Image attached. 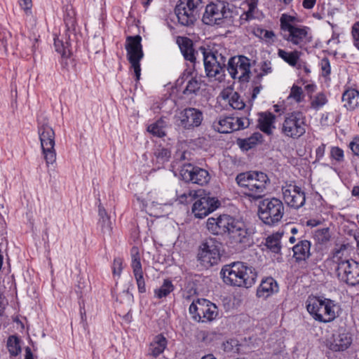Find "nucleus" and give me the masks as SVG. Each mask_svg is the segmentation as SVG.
<instances>
[{"instance_id":"f257e3e1","label":"nucleus","mask_w":359,"mask_h":359,"mask_svg":"<svg viewBox=\"0 0 359 359\" xmlns=\"http://www.w3.org/2000/svg\"><path fill=\"white\" fill-rule=\"evenodd\" d=\"M281 35L284 40L301 49L312 41L311 28L297 24L295 17L283 14L280 18Z\"/></svg>"},{"instance_id":"f03ea898","label":"nucleus","mask_w":359,"mask_h":359,"mask_svg":"<svg viewBox=\"0 0 359 359\" xmlns=\"http://www.w3.org/2000/svg\"><path fill=\"white\" fill-rule=\"evenodd\" d=\"M307 311L320 323L332 322L339 315L341 306L335 300L325 297L309 296L306 302Z\"/></svg>"},{"instance_id":"7ed1b4c3","label":"nucleus","mask_w":359,"mask_h":359,"mask_svg":"<svg viewBox=\"0 0 359 359\" xmlns=\"http://www.w3.org/2000/svg\"><path fill=\"white\" fill-rule=\"evenodd\" d=\"M220 273L225 283L238 287H250L257 278L255 269L241 262L225 265Z\"/></svg>"},{"instance_id":"20e7f679","label":"nucleus","mask_w":359,"mask_h":359,"mask_svg":"<svg viewBox=\"0 0 359 359\" xmlns=\"http://www.w3.org/2000/svg\"><path fill=\"white\" fill-rule=\"evenodd\" d=\"M236 181L243 194L254 200L259 199L265 195L266 185L269 182L268 176L258 171L240 173Z\"/></svg>"},{"instance_id":"39448f33","label":"nucleus","mask_w":359,"mask_h":359,"mask_svg":"<svg viewBox=\"0 0 359 359\" xmlns=\"http://www.w3.org/2000/svg\"><path fill=\"white\" fill-rule=\"evenodd\" d=\"M203 55L205 70L209 78L221 81L224 77V67L226 61V50L222 47L206 50L200 49Z\"/></svg>"},{"instance_id":"423d86ee","label":"nucleus","mask_w":359,"mask_h":359,"mask_svg":"<svg viewBox=\"0 0 359 359\" xmlns=\"http://www.w3.org/2000/svg\"><path fill=\"white\" fill-rule=\"evenodd\" d=\"M308 127L306 116L301 111H294L285 115L280 133L286 137L297 140L306 133Z\"/></svg>"},{"instance_id":"0eeeda50","label":"nucleus","mask_w":359,"mask_h":359,"mask_svg":"<svg viewBox=\"0 0 359 359\" xmlns=\"http://www.w3.org/2000/svg\"><path fill=\"white\" fill-rule=\"evenodd\" d=\"M197 260L205 269L219 263L221 260V243L213 238H208L200 245Z\"/></svg>"},{"instance_id":"6e6552de","label":"nucleus","mask_w":359,"mask_h":359,"mask_svg":"<svg viewBox=\"0 0 359 359\" xmlns=\"http://www.w3.org/2000/svg\"><path fill=\"white\" fill-rule=\"evenodd\" d=\"M189 311L192 319L198 323L212 322L219 316L217 305L205 299L194 301L189 306Z\"/></svg>"},{"instance_id":"1a4fd4ad","label":"nucleus","mask_w":359,"mask_h":359,"mask_svg":"<svg viewBox=\"0 0 359 359\" xmlns=\"http://www.w3.org/2000/svg\"><path fill=\"white\" fill-rule=\"evenodd\" d=\"M38 133L41 143L42 154L48 167L56 161L55 135L53 129L48 124L39 126Z\"/></svg>"},{"instance_id":"9d476101","label":"nucleus","mask_w":359,"mask_h":359,"mask_svg":"<svg viewBox=\"0 0 359 359\" xmlns=\"http://www.w3.org/2000/svg\"><path fill=\"white\" fill-rule=\"evenodd\" d=\"M141 41L142 37L140 35L130 36L126 38L125 45L127 57L131 65V67L134 70L137 81H139L140 79L141 68L140 62L144 56Z\"/></svg>"},{"instance_id":"9b49d317","label":"nucleus","mask_w":359,"mask_h":359,"mask_svg":"<svg viewBox=\"0 0 359 359\" xmlns=\"http://www.w3.org/2000/svg\"><path fill=\"white\" fill-rule=\"evenodd\" d=\"M230 13L229 4L222 1L208 4L203 15L202 20L208 25H222Z\"/></svg>"},{"instance_id":"f8f14e48","label":"nucleus","mask_w":359,"mask_h":359,"mask_svg":"<svg viewBox=\"0 0 359 359\" xmlns=\"http://www.w3.org/2000/svg\"><path fill=\"white\" fill-rule=\"evenodd\" d=\"M284 206L277 198L265 199L259 208V217L264 224L279 222L283 215Z\"/></svg>"},{"instance_id":"ddd939ff","label":"nucleus","mask_w":359,"mask_h":359,"mask_svg":"<svg viewBox=\"0 0 359 359\" xmlns=\"http://www.w3.org/2000/svg\"><path fill=\"white\" fill-rule=\"evenodd\" d=\"M203 121V112L196 108L188 107L176 115V122L184 130H192L199 127Z\"/></svg>"},{"instance_id":"4468645a","label":"nucleus","mask_w":359,"mask_h":359,"mask_svg":"<svg viewBox=\"0 0 359 359\" xmlns=\"http://www.w3.org/2000/svg\"><path fill=\"white\" fill-rule=\"evenodd\" d=\"M250 123V120L247 117L224 116L213 121L212 128L218 133H229L246 128Z\"/></svg>"},{"instance_id":"2eb2a0df","label":"nucleus","mask_w":359,"mask_h":359,"mask_svg":"<svg viewBox=\"0 0 359 359\" xmlns=\"http://www.w3.org/2000/svg\"><path fill=\"white\" fill-rule=\"evenodd\" d=\"M337 273L339 280L349 285L359 284V263L353 259L340 261Z\"/></svg>"},{"instance_id":"dca6fc26","label":"nucleus","mask_w":359,"mask_h":359,"mask_svg":"<svg viewBox=\"0 0 359 359\" xmlns=\"http://www.w3.org/2000/svg\"><path fill=\"white\" fill-rule=\"evenodd\" d=\"M227 70L233 79L247 80L250 74V60L243 55L232 57L228 61Z\"/></svg>"},{"instance_id":"f3484780","label":"nucleus","mask_w":359,"mask_h":359,"mask_svg":"<svg viewBox=\"0 0 359 359\" xmlns=\"http://www.w3.org/2000/svg\"><path fill=\"white\" fill-rule=\"evenodd\" d=\"M283 197L285 203L295 209H298L305 203V194L297 185L290 183L282 187Z\"/></svg>"},{"instance_id":"a211bd4d","label":"nucleus","mask_w":359,"mask_h":359,"mask_svg":"<svg viewBox=\"0 0 359 359\" xmlns=\"http://www.w3.org/2000/svg\"><path fill=\"white\" fill-rule=\"evenodd\" d=\"M180 172L184 180L201 186L206 184L210 180V175L207 170L194 167L189 163L184 165Z\"/></svg>"},{"instance_id":"6ab92c4d","label":"nucleus","mask_w":359,"mask_h":359,"mask_svg":"<svg viewBox=\"0 0 359 359\" xmlns=\"http://www.w3.org/2000/svg\"><path fill=\"white\" fill-rule=\"evenodd\" d=\"M220 205L215 197L205 196L198 199L193 205L192 212L198 218H203L215 210Z\"/></svg>"},{"instance_id":"aec40b11","label":"nucleus","mask_w":359,"mask_h":359,"mask_svg":"<svg viewBox=\"0 0 359 359\" xmlns=\"http://www.w3.org/2000/svg\"><path fill=\"white\" fill-rule=\"evenodd\" d=\"M352 335L344 327H340L332 335L329 348L333 351H344L350 347L352 344Z\"/></svg>"},{"instance_id":"412c9836","label":"nucleus","mask_w":359,"mask_h":359,"mask_svg":"<svg viewBox=\"0 0 359 359\" xmlns=\"http://www.w3.org/2000/svg\"><path fill=\"white\" fill-rule=\"evenodd\" d=\"M252 231L246 229V226H229L228 236L234 243L249 245L252 241Z\"/></svg>"},{"instance_id":"4be33fe9","label":"nucleus","mask_w":359,"mask_h":359,"mask_svg":"<svg viewBox=\"0 0 359 359\" xmlns=\"http://www.w3.org/2000/svg\"><path fill=\"white\" fill-rule=\"evenodd\" d=\"M257 5V0H245L243 3L244 12L240 17L241 24L260 18L262 14Z\"/></svg>"},{"instance_id":"5701e85b","label":"nucleus","mask_w":359,"mask_h":359,"mask_svg":"<svg viewBox=\"0 0 359 359\" xmlns=\"http://www.w3.org/2000/svg\"><path fill=\"white\" fill-rule=\"evenodd\" d=\"M278 289L276 280L272 277H267L262 280L257 290V296L260 298L266 299L278 292Z\"/></svg>"},{"instance_id":"b1692460","label":"nucleus","mask_w":359,"mask_h":359,"mask_svg":"<svg viewBox=\"0 0 359 359\" xmlns=\"http://www.w3.org/2000/svg\"><path fill=\"white\" fill-rule=\"evenodd\" d=\"M276 116L269 111L259 114L257 127L266 135H271L275 129Z\"/></svg>"},{"instance_id":"393cba45","label":"nucleus","mask_w":359,"mask_h":359,"mask_svg":"<svg viewBox=\"0 0 359 359\" xmlns=\"http://www.w3.org/2000/svg\"><path fill=\"white\" fill-rule=\"evenodd\" d=\"M311 243L307 240L299 241L292 248L296 262H305L311 256Z\"/></svg>"},{"instance_id":"a878e982","label":"nucleus","mask_w":359,"mask_h":359,"mask_svg":"<svg viewBox=\"0 0 359 359\" xmlns=\"http://www.w3.org/2000/svg\"><path fill=\"white\" fill-rule=\"evenodd\" d=\"M175 13L180 25L183 26H191L196 20V17L191 11L186 9L182 6L177 5L175 8Z\"/></svg>"},{"instance_id":"bb28decb","label":"nucleus","mask_w":359,"mask_h":359,"mask_svg":"<svg viewBox=\"0 0 359 359\" xmlns=\"http://www.w3.org/2000/svg\"><path fill=\"white\" fill-rule=\"evenodd\" d=\"M177 43L184 59L194 62L196 56L192 41L187 37H178Z\"/></svg>"},{"instance_id":"cd10ccee","label":"nucleus","mask_w":359,"mask_h":359,"mask_svg":"<svg viewBox=\"0 0 359 359\" xmlns=\"http://www.w3.org/2000/svg\"><path fill=\"white\" fill-rule=\"evenodd\" d=\"M342 101L348 110H354L359 107V91L353 88L346 90L342 95Z\"/></svg>"},{"instance_id":"c85d7f7f","label":"nucleus","mask_w":359,"mask_h":359,"mask_svg":"<svg viewBox=\"0 0 359 359\" xmlns=\"http://www.w3.org/2000/svg\"><path fill=\"white\" fill-rule=\"evenodd\" d=\"M309 107L312 110L319 111L328 103V97L323 92L309 95Z\"/></svg>"},{"instance_id":"c756f323","label":"nucleus","mask_w":359,"mask_h":359,"mask_svg":"<svg viewBox=\"0 0 359 359\" xmlns=\"http://www.w3.org/2000/svg\"><path fill=\"white\" fill-rule=\"evenodd\" d=\"M167 345V340L165 337L161 334L155 337L154 341L150 344L149 354L157 357L161 354L165 350Z\"/></svg>"},{"instance_id":"7c9ffc66","label":"nucleus","mask_w":359,"mask_h":359,"mask_svg":"<svg viewBox=\"0 0 359 359\" xmlns=\"http://www.w3.org/2000/svg\"><path fill=\"white\" fill-rule=\"evenodd\" d=\"M263 141V135L259 133H254L250 137L245 139H238V144L243 150H249Z\"/></svg>"},{"instance_id":"2f4dec72","label":"nucleus","mask_w":359,"mask_h":359,"mask_svg":"<svg viewBox=\"0 0 359 359\" xmlns=\"http://www.w3.org/2000/svg\"><path fill=\"white\" fill-rule=\"evenodd\" d=\"M278 55L285 62L292 67H295L299 60L301 53L298 50L287 52L284 50L279 49Z\"/></svg>"},{"instance_id":"473e14b6","label":"nucleus","mask_w":359,"mask_h":359,"mask_svg":"<svg viewBox=\"0 0 359 359\" xmlns=\"http://www.w3.org/2000/svg\"><path fill=\"white\" fill-rule=\"evenodd\" d=\"M165 121L163 118H160L155 123L150 124L147 127V130L156 137H162L165 135Z\"/></svg>"},{"instance_id":"72a5a7b5","label":"nucleus","mask_w":359,"mask_h":359,"mask_svg":"<svg viewBox=\"0 0 359 359\" xmlns=\"http://www.w3.org/2000/svg\"><path fill=\"white\" fill-rule=\"evenodd\" d=\"M282 233H276L271 236H268L266 240V246L271 252L274 253H279L281 250L280 238Z\"/></svg>"},{"instance_id":"f704fd0d","label":"nucleus","mask_w":359,"mask_h":359,"mask_svg":"<svg viewBox=\"0 0 359 359\" xmlns=\"http://www.w3.org/2000/svg\"><path fill=\"white\" fill-rule=\"evenodd\" d=\"M6 346L11 356H17L21 353L20 340L15 335L8 337Z\"/></svg>"},{"instance_id":"c9c22d12","label":"nucleus","mask_w":359,"mask_h":359,"mask_svg":"<svg viewBox=\"0 0 359 359\" xmlns=\"http://www.w3.org/2000/svg\"><path fill=\"white\" fill-rule=\"evenodd\" d=\"M132 263L131 266L135 276L143 274L142 264L140 262V256L138 248L133 247L131 250Z\"/></svg>"},{"instance_id":"e433bc0d","label":"nucleus","mask_w":359,"mask_h":359,"mask_svg":"<svg viewBox=\"0 0 359 359\" xmlns=\"http://www.w3.org/2000/svg\"><path fill=\"white\" fill-rule=\"evenodd\" d=\"M174 288L175 287L172 285L171 280L165 279L162 285L158 289H156L154 290V293L156 297L161 299L163 297H167L174 290Z\"/></svg>"},{"instance_id":"4c0bfd02","label":"nucleus","mask_w":359,"mask_h":359,"mask_svg":"<svg viewBox=\"0 0 359 359\" xmlns=\"http://www.w3.org/2000/svg\"><path fill=\"white\" fill-rule=\"evenodd\" d=\"M305 95L302 87L297 85H293L291 87L290 94L287 97V100H292L297 104H299L304 101Z\"/></svg>"},{"instance_id":"58836bf2","label":"nucleus","mask_w":359,"mask_h":359,"mask_svg":"<svg viewBox=\"0 0 359 359\" xmlns=\"http://www.w3.org/2000/svg\"><path fill=\"white\" fill-rule=\"evenodd\" d=\"M201 4V0H180L178 5L192 11L191 13L197 18L198 15L199 8Z\"/></svg>"},{"instance_id":"ea45409f","label":"nucleus","mask_w":359,"mask_h":359,"mask_svg":"<svg viewBox=\"0 0 359 359\" xmlns=\"http://www.w3.org/2000/svg\"><path fill=\"white\" fill-rule=\"evenodd\" d=\"M234 219L227 215H219L217 217H209L206 224H233Z\"/></svg>"},{"instance_id":"a19ab883","label":"nucleus","mask_w":359,"mask_h":359,"mask_svg":"<svg viewBox=\"0 0 359 359\" xmlns=\"http://www.w3.org/2000/svg\"><path fill=\"white\" fill-rule=\"evenodd\" d=\"M229 104L234 109H243L245 107V103L241 98V96L236 92H231L229 95Z\"/></svg>"},{"instance_id":"79ce46f5","label":"nucleus","mask_w":359,"mask_h":359,"mask_svg":"<svg viewBox=\"0 0 359 359\" xmlns=\"http://www.w3.org/2000/svg\"><path fill=\"white\" fill-rule=\"evenodd\" d=\"M200 88L201 82L196 78L191 77L188 80L186 87L183 90V93L185 95L195 93Z\"/></svg>"},{"instance_id":"37998d69","label":"nucleus","mask_w":359,"mask_h":359,"mask_svg":"<svg viewBox=\"0 0 359 359\" xmlns=\"http://www.w3.org/2000/svg\"><path fill=\"white\" fill-rule=\"evenodd\" d=\"M54 46L55 50L61 55L62 57H68L70 55V50L67 45L58 38L54 39Z\"/></svg>"},{"instance_id":"c03bdc74","label":"nucleus","mask_w":359,"mask_h":359,"mask_svg":"<svg viewBox=\"0 0 359 359\" xmlns=\"http://www.w3.org/2000/svg\"><path fill=\"white\" fill-rule=\"evenodd\" d=\"M331 234L330 232V228L325 227L321 229H318L315 233V238L320 243H325L330 240Z\"/></svg>"},{"instance_id":"a18cd8bd","label":"nucleus","mask_w":359,"mask_h":359,"mask_svg":"<svg viewBox=\"0 0 359 359\" xmlns=\"http://www.w3.org/2000/svg\"><path fill=\"white\" fill-rule=\"evenodd\" d=\"M155 156L159 163H164L169 160L170 151L168 149L158 148L155 152Z\"/></svg>"},{"instance_id":"49530a36","label":"nucleus","mask_w":359,"mask_h":359,"mask_svg":"<svg viewBox=\"0 0 359 359\" xmlns=\"http://www.w3.org/2000/svg\"><path fill=\"white\" fill-rule=\"evenodd\" d=\"M320 67L322 71V76L328 77L331 73V67L330 60L327 57H324L320 60Z\"/></svg>"},{"instance_id":"de8ad7c7","label":"nucleus","mask_w":359,"mask_h":359,"mask_svg":"<svg viewBox=\"0 0 359 359\" xmlns=\"http://www.w3.org/2000/svg\"><path fill=\"white\" fill-rule=\"evenodd\" d=\"M208 231L213 235L228 234L229 226H207Z\"/></svg>"},{"instance_id":"09e8293b","label":"nucleus","mask_w":359,"mask_h":359,"mask_svg":"<svg viewBox=\"0 0 359 359\" xmlns=\"http://www.w3.org/2000/svg\"><path fill=\"white\" fill-rule=\"evenodd\" d=\"M273 69L271 66V63L269 61H264L260 65V72L258 76L259 77H262L267 74H269L272 72Z\"/></svg>"},{"instance_id":"8fccbe9b","label":"nucleus","mask_w":359,"mask_h":359,"mask_svg":"<svg viewBox=\"0 0 359 359\" xmlns=\"http://www.w3.org/2000/svg\"><path fill=\"white\" fill-rule=\"evenodd\" d=\"M351 34L353 39V45L359 50V22L353 25Z\"/></svg>"},{"instance_id":"3c124183","label":"nucleus","mask_w":359,"mask_h":359,"mask_svg":"<svg viewBox=\"0 0 359 359\" xmlns=\"http://www.w3.org/2000/svg\"><path fill=\"white\" fill-rule=\"evenodd\" d=\"M330 155L332 158L337 161L341 162L344 160V151L338 147H334L331 149Z\"/></svg>"},{"instance_id":"603ef678","label":"nucleus","mask_w":359,"mask_h":359,"mask_svg":"<svg viewBox=\"0 0 359 359\" xmlns=\"http://www.w3.org/2000/svg\"><path fill=\"white\" fill-rule=\"evenodd\" d=\"M123 260L120 257L114 258L112 269H113V273L114 275L120 276L121 273L122 271L123 267Z\"/></svg>"},{"instance_id":"864d4df0","label":"nucleus","mask_w":359,"mask_h":359,"mask_svg":"<svg viewBox=\"0 0 359 359\" xmlns=\"http://www.w3.org/2000/svg\"><path fill=\"white\" fill-rule=\"evenodd\" d=\"M135 278L137 282L139 292L144 293L146 292V287L143 274L135 276Z\"/></svg>"},{"instance_id":"5fc2aeb1","label":"nucleus","mask_w":359,"mask_h":359,"mask_svg":"<svg viewBox=\"0 0 359 359\" xmlns=\"http://www.w3.org/2000/svg\"><path fill=\"white\" fill-rule=\"evenodd\" d=\"M19 4L22 9H23L27 14L31 13L32 6V0H19Z\"/></svg>"},{"instance_id":"6e6d98bb","label":"nucleus","mask_w":359,"mask_h":359,"mask_svg":"<svg viewBox=\"0 0 359 359\" xmlns=\"http://www.w3.org/2000/svg\"><path fill=\"white\" fill-rule=\"evenodd\" d=\"M350 148L354 154L359 156V137L353 139L350 143Z\"/></svg>"},{"instance_id":"4d7b16f0","label":"nucleus","mask_w":359,"mask_h":359,"mask_svg":"<svg viewBox=\"0 0 359 359\" xmlns=\"http://www.w3.org/2000/svg\"><path fill=\"white\" fill-rule=\"evenodd\" d=\"M331 113L325 112L322 114L320 123L322 126H329L332 123V121L330 120V117L331 116Z\"/></svg>"},{"instance_id":"13d9d810","label":"nucleus","mask_w":359,"mask_h":359,"mask_svg":"<svg viewBox=\"0 0 359 359\" xmlns=\"http://www.w3.org/2000/svg\"><path fill=\"white\" fill-rule=\"evenodd\" d=\"M316 88H317V86L314 83H309L304 86V88L307 92V95H308L309 97V95H313V93L316 91Z\"/></svg>"},{"instance_id":"bf43d9fd","label":"nucleus","mask_w":359,"mask_h":359,"mask_svg":"<svg viewBox=\"0 0 359 359\" xmlns=\"http://www.w3.org/2000/svg\"><path fill=\"white\" fill-rule=\"evenodd\" d=\"M316 0H304L302 6L304 8L311 9L314 7Z\"/></svg>"},{"instance_id":"052dcab7","label":"nucleus","mask_w":359,"mask_h":359,"mask_svg":"<svg viewBox=\"0 0 359 359\" xmlns=\"http://www.w3.org/2000/svg\"><path fill=\"white\" fill-rule=\"evenodd\" d=\"M266 32V29H263V28H262V27H255V28L253 29V33H254V34H255L256 36H257V37H259V38H260V39H262V38H263V36H264V32Z\"/></svg>"},{"instance_id":"680f3d73","label":"nucleus","mask_w":359,"mask_h":359,"mask_svg":"<svg viewBox=\"0 0 359 359\" xmlns=\"http://www.w3.org/2000/svg\"><path fill=\"white\" fill-rule=\"evenodd\" d=\"M99 215L101 217V218L102 219V223H103V224H111V222L109 221V218L106 215V212H105L104 210L100 209Z\"/></svg>"},{"instance_id":"e2e57ef3","label":"nucleus","mask_w":359,"mask_h":359,"mask_svg":"<svg viewBox=\"0 0 359 359\" xmlns=\"http://www.w3.org/2000/svg\"><path fill=\"white\" fill-rule=\"evenodd\" d=\"M274 36L275 34L272 31H269L266 29V32H264L262 39H264L266 41H270L271 40H273Z\"/></svg>"},{"instance_id":"0e129e2a","label":"nucleus","mask_w":359,"mask_h":359,"mask_svg":"<svg viewBox=\"0 0 359 359\" xmlns=\"http://www.w3.org/2000/svg\"><path fill=\"white\" fill-rule=\"evenodd\" d=\"M5 297L3 294L0 292V316H3L5 310L4 304Z\"/></svg>"},{"instance_id":"69168bd1","label":"nucleus","mask_w":359,"mask_h":359,"mask_svg":"<svg viewBox=\"0 0 359 359\" xmlns=\"http://www.w3.org/2000/svg\"><path fill=\"white\" fill-rule=\"evenodd\" d=\"M190 74H191L190 72H184L182 76L177 80V83L179 84H182L184 82V81L188 79Z\"/></svg>"},{"instance_id":"338daca9","label":"nucleus","mask_w":359,"mask_h":359,"mask_svg":"<svg viewBox=\"0 0 359 359\" xmlns=\"http://www.w3.org/2000/svg\"><path fill=\"white\" fill-rule=\"evenodd\" d=\"M25 359H33V354L31 349L27 347L25 349Z\"/></svg>"},{"instance_id":"774afa93","label":"nucleus","mask_w":359,"mask_h":359,"mask_svg":"<svg viewBox=\"0 0 359 359\" xmlns=\"http://www.w3.org/2000/svg\"><path fill=\"white\" fill-rule=\"evenodd\" d=\"M352 196L359 198V186H355L351 191Z\"/></svg>"}]
</instances>
